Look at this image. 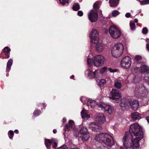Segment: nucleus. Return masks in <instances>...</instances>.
Listing matches in <instances>:
<instances>
[{"label": "nucleus", "mask_w": 149, "mask_h": 149, "mask_svg": "<svg viewBox=\"0 0 149 149\" xmlns=\"http://www.w3.org/2000/svg\"><path fill=\"white\" fill-rule=\"evenodd\" d=\"M127 132L125 133V136L123 137V145L126 149H134V148H138L139 146V141L143 138V135L141 134L140 135L134 136Z\"/></svg>", "instance_id": "obj_1"}, {"label": "nucleus", "mask_w": 149, "mask_h": 149, "mask_svg": "<svg viewBox=\"0 0 149 149\" xmlns=\"http://www.w3.org/2000/svg\"><path fill=\"white\" fill-rule=\"evenodd\" d=\"M95 139L100 142H103L110 147L114 144V141L112 136L107 133H100L97 134L95 137Z\"/></svg>", "instance_id": "obj_2"}, {"label": "nucleus", "mask_w": 149, "mask_h": 149, "mask_svg": "<svg viewBox=\"0 0 149 149\" xmlns=\"http://www.w3.org/2000/svg\"><path fill=\"white\" fill-rule=\"evenodd\" d=\"M129 133L131 134H133L134 136L140 135L141 134L143 135V133L142 128L138 124L134 123L132 124L130 127Z\"/></svg>", "instance_id": "obj_3"}, {"label": "nucleus", "mask_w": 149, "mask_h": 149, "mask_svg": "<svg viewBox=\"0 0 149 149\" xmlns=\"http://www.w3.org/2000/svg\"><path fill=\"white\" fill-rule=\"evenodd\" d=\"M109 32L111 36L115 39L119 38L121 34L120 30L115 25H112L110 26Z\"/></svg>", "instance_id": "obj_4"}, {"label": "nucleus", "mask_w": 149, "mask_h": 149, "mask_svg": "<svg viewBox=\"0 0 149 149\" xmlns=\"http://www.w3.org/2000/svg\"><path fill=\"white\" fill-rule=\"evenodd\" d=\"M147 92V91L146 87L143 85L141 84L136 85L134 90L135 95L137 96L140 95L141 94Z\"/></svg>", "instance_id": "obj_5"}, {"label": "nucleus", "mask_w": 149, "mask_h": 149, "mask_svg": "<svg viewBox=\"0 0 149 149\" xmlns=\"http://www.w3.org/2000/svg\"><path fill=\"white\" fill-rule=\"evenodd\" d=\"M132 63V59L129 56L124 57L120 62L121 67L124 69L129 68L131 66Z\"/></svg>", "instance_id": "obj_6"}, {"label": "nucleus", "mask_w": 149, "mask_h": 149, "mask_svg": "<svg viewBox=\"0 0 149 149\" xmlns=\"http://www.w3.org/2000/svg\"><path fill=\"white\" fill-rule=\"evenodd\" d=\"M110 97L115 100L117 103L118 102L120 101L121 98V96L118 91L115 89H113L111 91Z\"/></svg>", "instance_id": "obj_7"}, {"label": "nucleus", "mask_w": 149, "mask_h": 149, "mask_svg": "<svg viewBox=\"0 0 149 149\" xmlns=\"http://www.w3.org/2000/svg\"><path fill=\"white\" fill-rule=\"evenodd\" d=\"M88 18L92 22H96L98 17V12L96 10H92L90 11L88 15Z\"/></svg>", "instance_id": "obj_8"}, {"label": "nucleus", "mask_w": 149, "mask_h": 149, "mask_svg": "<svg viewBox=\"0 0 149 149\" xmlns=\"http://www.w3.org/2000/svg\"><path fill=\"white\" fill-rule=\"evenodd\" d=\"M89 35L91 42L93 43H97L98 42L99 40V33L96 30H93Z\"/></svg>", "instance_id": "obj_9"}, {"label": "nucleus", "mask_w": 149, "mask_h": 149, "mask_svg": "<svg viewBox=\"0 0 149 149\" xmlns=\"http://www.w3.org/2000/svg\"><path fill=\"white\" fill-rule=\"evenodd\" d=\"M104 61V58L103 56L101 55H97L94 58V63L95 66L98 67L102 65Z\"/></svg>", "instance_id": "obj_10"}, {"label": "nucleus", "mask_w": 149, "mask_h": 149, "mask_svg": "<svg viewBox=\"0 0 149 149\" xmlns=\"http://www.w3.org/2000/svg\"><path fill=\"white\" fill-rule=\"evenodd\" d=\"M98 107L102 111L108 113L109 114H111L114 111L112 106L109 105L100 104L98 105Z\"/></svg>", "instance_id": "obj_11"}, {"label": "nucleus", "mask_w": 149, "mask_h": 149, "mask_svg": "<svg viewBox=\"0 0 149 149\" xmlns=\"http://www.w3.org/2000/svg\"><path fill=\"white\" fill-rule=\"evenodd\" d=\"M100 71L99 70H95L94 72L89 70H86L85 72V75L89 78H93L95 77H97L99 75Z\"/></svg>", "instance_id": "obj_12"}, {"label": "nucleus", "mask_w": 149, "mask_h": 149, "mask_svg": "<svg viewBox=\"0 0 149 149\" xmlns=\"http://www.w3.org/2000/svg\"><path fill=\"white\" fill-rule=\"evenodd\" d=\"M89 128L92 131L95 132H100L102 129L101 126L94 122L90 123L89 125Z\"/></svg>", "instance_id": "obj_13"}, {"label": "nucleus", "mask_w": 149, "mask_h": 149, "mask_svg": "<svg viewBox=\"0 0 149 149\" xmlns=\"http://www.w3.org/2000/svg\"><path fill=\"white\" fill-rule=\"evenodd\" d=\"M96 121L99 123H102L105 121V118L102 113H98L96 115Z\"/></svg>", "instance_id": "obj_14"}, {"label": "nucleus", "mask_w": 149, "mask_h": 149, "mask_svg": "<svg viewBox=\"0 0 149 149\" xmlns=\"http://www.w3.org/2000/svg\"><path fill=\"white\" fill-rule=\"evenodd\" d=\"M111 54L114 57L118 58L121 56L123 52L119 50L118 49L113 47L111 49Z\"/></svg>", "instance_id": "obj_15"}, {"label": "nucleus", "mask_w": 149, "mask_h": 149, "mask_svg": "<svg viewBox=\"0 0 149 149\" xmlns=\"http://www.w3.org/2000/svg\"><path fill=\"white\" fill-rule=\"evenodd\" d=\"M130 106L131 108L134 110H136L139 106V102L138 101L134 100L130 101Z\"/></svg>", "instance_id": "obj_16"}, {"label": "nucleus", "mask_w": 149, "mask_h": 149, "mask_svg": "<svg viewBox=\"0 0 149 149\" xmlns=\"http://www.w3.org/2000/svg\"><path fill=\"white\" fill-rule=\"evenodd\" d=\"M74 126V123L72 120H69L68 124H66L64 129L65 131H69L72 129Z\"/></svg>", "instance_id": "obj_17"}, {"label": "nucleus", "mask_w": 149, "mask_h": 149, "mask_svg": "<svg viewBox=\"0 0 149 149\" xmlns=\"http://www.w3.org/2000/svg\"><path fill=\"white\" fill-rule=\"evenodd\" d=\"M95 46L96 50L99 52H102L104 49V45L101 42H97Z\"/></svg>", "instance_id": "obj_18"}, {"label": "nucleus", "mask_w": 149, "mask_h": 149, "mask_svg": "<svg viewBox=\"0 0 149 149\" xmlns=\"http://www.w3.org/2000/svg\"><path fill=\"white\" fill-rule=\"evenodd\" d=\"M141 116V114L137 112H134L131 114L132 119L133 120L140 119Z\"/></svg>", "instance_id": "obj_19"}, {"label": "nucleus", "mask_w": 149, "mask_h": 149, "mask_svg": "<svg viewBox=\"0 0 149 149\" xmlns=\"http://www.w3.org/2000/svg\"><path fill=\"white\" fill-rule=\"evenodd\" d=\"M82 118H83L88 119L90 118V115L88 114L87 111L83 108L81 113Z\"/></svg>", "instance_id": "obj_20"}, {"label": "nucleus", "mask_w": 149, "mask_h": 149, "mask_svg": "<svg viewBox=\"0 0 149 149\" xmlns=\"http://www.w3.org/2000/svg\"><path fill=\"white\" fill-rule=\"evenodd\" d=\"M120 0H109V3L110 6L111 7H115L118 4Z\"/></svg>", "instance_id": "obj_21"}, {"label": "nucleus", "mask_w": 149, "mask_h": 149, "mask_svg": "<svg viewBox=\"0 0 149 149\" xmlns=\"http://www.w3.org/2000/svg\"><path fill=\"white\" fill-rule=\"evenodd\" d=\"M115 48H116L119 50L122 51L123 52L124 50V47L123 44L121 43H118L116 44L113 47Z\"/></svg>", "instance_id": "obj_22"}, {"label": "nucleus", "mask_w": 149, "mask_h": 149, "mask_svg": "<svg viewBox=\"0 0 149 149\" xmlns=\"http://www.w3.org/2000/svg\"><path fill=\"white\" fill-rule=\"evenodd\" d=\"M87 104L88 106H90L92 108L94 107L96 103L95 100L89 99L88 100Z\"/></svg>", "instance_id": "obj_23"}, {"label": "nucleus", "mask_w": 149, "mask_h": 149, "mask_svg": "<svg viewBox=\"0 0 149 149\" xmlns=\"http://www.w3.org/2000/svg\"><path fill=\"white\" fill-rule=\"evenodd\" d=\"M13 64V60L11 59L9 60L7 63V67L6 68V72H8L10 70L11 67Z\"/></svg>", "instance_id": "obj_24"}, {"label": "nucleus", "mask_w": 149, "mask_h": 149, "mask_svg": "<svg viewBox=\"0 0 149 149\" xmlns=\"http://www.w3.org/2000/svg\"><path fill=\"white\" fill-rule=\"evenodd\" d=\"M52 142V141L49 139H47L45 140V143L47 149H50L51 146Z\"/></svg>", "instance_id": "obj_25"}, {"label": "nucleus", "mask_w": 149, "mask_h": 149, "mask_svg": "<svg viewBox=\"0 0 149 149\" xmlns=\"http://www.w3.org/2000/svg\"><path fill=\"white\" fill-rule=\"evenodd\" d=\"M5 54L7 56L8 58L9 57L10 52V49L8 47H5L3 50Z\"/></svg>", "instance_id": "obj_26"}, {"label": "nucleus", "mask_w": 149, "mask_h": 149, "mask_svg": "<svg viewBox=\"0 0 149 149\" xmlns=\"http://www.w3.org/2000/svg\"><path fill=\"white\" fill-rule=\"evenodd\" d=\"M96 81L99 85L101 86L104 85L106 82L107 81L104 79H97Z\"/></svg>", "instance_id": "obj_27"}, {"label": "nucleus", "mask_w": 149, "mask_h": 149, "mask_svg": "<svg viewBox=\"0 0 149 149\" xmlns=\"http://www.w3.org/2000/svg\"><path fill=\"white\" fill-rule=\"evenodd\" d=\"M80 9V6L79 3H74L72 6V9L75 11H77Z\"/></svg>", "instance_id": "obj_28"}, {"label": "nucleus", "mask_w": 149, "mask_h": 149, "mask_svg": "<svg viewBox=\"0 0 149 149\" xmlns=\"http://www.w3.org/2000/svg\"><path fill=\"white\" fill-rule=\"evenodd\" d=\"M89 138V135L88 133L82 135L81 139L83 141H87Z\"/></svg>", "instance_id": "obj_29"}, {"label": "nucleus", "mask_w": 149, "mask_h": 149, "mask_svg": "<svg viewBox=\"0 0 149 149\" xmlns=\"http://www.w3.org/2000/svg\"><path fill=\"white\" fill-rule=\"evenodd\" d=\"M127 100L125 99H123L120 103V105L122 107H125L127 104Z\"/></svg>", "instance_id": "obj_30"}, {"label": "nucleus", "mask_w": 149, "mask_h": 149, "mask_svg": "<svg viewBox=\"0 0 149 149\" xmlns=\"http://www.w3.org/2000/svg\"><path fill=\"white\" fill-rule=\"evenodd\" d=\"M148 70V68L145 65L142 66L140 69V71L141 72H145Z\"/></svg>", "instance_id": "obj_31"}, {"label": "nucleus", "mask_w": 149, "mask_h": 149, "mask_svg": "<svg viewBox=\"0 0 149 149\" xmlns=\"http://www.w3.org/2000/svg\"><path fill=\"white\" fill-rule=\"evenodd\" d=\"M99 3L100 2L99 1H97L94 3L93 5L94 9L93 10L97 11V10L99 8Z\"/></svg>", "instance_id": "obj_32"}, {"label": "nucleus", "mask_w": 149, "mask_h": 149, "mask_svg": "<svg viewBox=\"0 0 149 149\" xmlns=\"http://www.w3.org/2000/svg\"><path fill=\"white\" fill-rule=\"evenodd\" d=\"M141 81L140 78L138 76H135L133 79V82L135 83H136L140 82Z\"/></svg>", "instance_id": "obj_33"}, {"label": "nucleus", "mask_w": 149, "mask_h": 149, "mask_svg": "<svg viewBox=\"0 0 149 149\" xmlns=\"http://www.w3.org/2000/svg\"><path fill=\"white\" fill-rule=\"evenodd\" d=\"M80 133L82 135L86 134L87 133V130L84 127L82 128L80 130Z\"/></svg>", "instance_id": "obj_34"}, {"label": "nucleus", "mask_w": 149, "mask_h": 149, "mask_svg": "<svg viewBox=\"0 0 149 149\" xmlns=\"http://www.w3.org/2000/svg\"><path fill=\"white\" fill-rule=\"evenodd\" d=\"M114 86L117 88H120L121 87V84L120 82L116 81L114 83Z\"/></svg>", "instance_id": "obj_35"}, {"label": "nucleus", "mask_w": 149, "mask_h": 149, "mask_svg": "<svg viewBox=\"0 0 149 149\" xmlns=\"http://www.w3.org/2000/svg\"><path fill=\"white\" fill-rule=\"evenodd\" d=\"M87 63L89 65H91L94 63V61L93 59L91 58H88L87 59Z\"/></svg>", "instance_id": "obj_36"}, {"label": "nucleus", "mask_w": 149, "mask_h": 149, "mask_svg": "<svg viewBox=\"0 0 149 149\" xmlns=\"http://www.w3.org/2000/svg\"><path fill=\"white\" fill-rule=\"evenodd\" d=\"M120 13L119 11L116 10H114L112 12V15L113 17H116Z\"/></svg>", "instance_id": "obj_37"}, {"label": "nucleus", "mask_w": 149, "mask_h": 149, "mask_svg": "<svg viewBox=\"0 0 149 149\" xmlns=\"http://www.w3.org/2000/svg\"><path fill=\"white\" fill-rule=\"evenodd\" d=\"M130 26L131 30L132 31L134 30L135 29V25L134 23L130 22Z\"/></svg>", "instance_id": "obj_38"}, {"label": "nucleus", "mask_w": 149, "mask_h": 149, "mask_svg": "<svg viewBox=\"0 0 149 149\" xmlns=\"http://www.w3.org/2000/svg\"><path fill=\"white\" fill-rule=\"evenodd\" d=\"M136 61L138 62H140L142 59L141 56L140 55L136 56L135 58Z\"/></svg>", "instance_id": "obj_39"}, {"label": "nucleus", "mask_w": 149, "mask_h": 149, "mask_svg": "<svg viewBox=\"0 0 149 149\" xmlns=\"http://www.w3.org/2000/svg\"><path fill=\"white\" fill-rule=\"evenodd\" d=\"M8 134L10 139H12L14 135V133L12 130H10L8 132Z\"/></svg>", "instance_id": "obj_40"}, {"label": "nucleus", "mask_w": 149, "mask_h": 149, "mask_svg": "<svg viewBox=\"0 0 149 149\" xmlns=\"http://www.w3.org/2000/svg\"><path fill=\"white\" fill-rule=\"evenodd\" d=\"M144 79L147 81H149V72H147L145 74Z\"/></svg>", "instance_id": "obj_41"}, {"label": "nucleus", "mask_w": 149, "mask_h": 149, "mask_svg": "<svg viewBox=\"0 0 149 149\" xmlns=\"http://www.w3.org/2000/svg\"><path fill=\"white\" fill-rule=\"evenodd\" d=\"M140 3L141 5H144L149 3V0H144L143 1H141Z\"/></svg>", "instance_id": "obj_42"}, {"label": "nucleus", "mask_w": 149, "mask_h": 149, "mask_svg": "<svg viewBox=\"0 0 149 149\" xmlns=\"http://www.w3.org/2000/svg\"><path fill=\"white\" fill-rule=\"evenodd\" d=\"M41 113V111L40 110H36L35 111L34 113V115L36 116H39Z\"/></svg>", "instance_id": "obj_43"}, {"label": "nucleus", "mask_w": 149, "mask_h": 149, "mask_svg": "<svg viewBox=\"0 0 149 149\" xmlns=\"http://www.w3.org/2000/svg\"><path fill=\"white\" fill-rule=\"evenodd\" d=\"M57 141L55 139H53L52 140V142L54 143V145L53 146V148H56L57 146Z\"/></svg>", "instance_id": "obj_44"}, {"label": "nucleus", "mask_w": 149, "mask_h": 149, "mask_svg": "<svg viewBox=\"0 0 149 149\" xmlns=\"http://www.w3.org/2000/svg\"><path fill=\"white\" fill-rule=\"evenodd\" d=\"M60 3L63 5H65L66 3H68V0H59Z\"/></svg>", "instance_id": "obj_45"}, {"label": "nucleus", "mask_w": 149, "mask_h": 149, "mask_svg": "<svg viewBox=\"0 0 149 149\" xmlns=\"http://www.w3.org/2000/svg\"><path fill=\"white\" fill-rule=\"evenodd\" d=\"M148 32V30L147 28L145 27L142 29V33L144 34H146Z\"/></svg>", "instance_id": "obj_46"}, {"label": "nucleus", "mask_w": 149, "mask_h": 149, "mask_svg": "<svg viewBox=\"0 0 149 149\" xmlns=\"http://www.w3.org/2000/svg\"><path fill=\"white\" fill-rule=\"evenodd\" d=\"M108 69L109 71L111 72H116L117 70V69H114L113 70L111 68H109Z\"/></svg>", "instance_id": "obj_47"}, {"label": "nucleus", "mask_w": 149, "mask_h": 149, "mask_svg": "<svg viewBox=\"0 0 149 149\" xmlns=\"http://www.w3.org/2000/svg\"><path fill=\"white\" fill-rule=\"evenodd\" d=\"M57 149H68V148L66 145H64L57 148Z\"/></svg>", "instance_id": "obj_48"}, {"label": "nucleus", "mask_w": 149, "mask_h": 149, "mask_svg": "<svg viewBox=\"0 0 149 149\" xmlns=\"http://www.w3.org/2000/svg\"><path fill=\"white\" fill-rule=\"evenodd\" d=\"M77 14L78 15L81 17L83 15V13L82 11L79 10L77 12Z\"/></svg>", "instance_id": "obj_49"}, {"label": "nucleus", "mask_w": 149, "mask_h": 149, "mask_svg": "<svg viewBox=\"0 0 149 149\" xmlns=\"http://www.w3.org/2000/svg\"><path fill=\"white\" fill-rule=\"evenodd\" d=\"M86 99L85 97H81V100L82 102L83 103H85L86 100Z\"/></svg>", "instance_id": "obj_50"}, {"label": "nucleus", "mask_w": 149, "mask_h": 149, "mask_svg": "<svg viewBox=\"0 0 149 149\" xmlns=\"http://www.w3.org/2000/svg\"><path fill=\"white\" fill-rule=\"evenodd\" d=\"M107 68L106 67H104L103 68H102L101 70V71H100V72H104L105 71H106L107 70ZM100 74V73L99 74Z\"/></svg>", "instance_id": "obj_51"}, {"label": "nucleus", "mask_w": 149, "mask_h": 149, "mask_svg": "<svg viewBox=\"0 0 149 149\" xmlns=\"http://www.w3.org/2000/svg\"><path fill=\"white\" fill-rule=\"evenodd\" d=\"M131 15L130 13H127L125 14V16L126 17L129 18L130 17Z\"/></svg>", "instance_id": "obj_52"}, {"label": "nucleus", "mask_w": 149, "mask_h": 149, "mask_svg": "<svg viewBox=\"0 0 149 149\" xmlns=\"http://www.w3.org/2000/svg\"><path fill=\"white\" fill-rule=\"evenodd\" d=\"M146 46L147 50L149 51V42H148L147 44H146Z\"/></svg>", "instance_id": "obj_53"}, {"label": "nucleus", "mask_w": 149, "mask_h": 149, "mask_svg": "<svg viewBox=\"0 0 149 149\" xmlns=\"http://www.w3.org/2000/svg\"><path fill=\"white\" fill-rule=\"evenodd\" d=\"M104 32L105 33H107L108 32V30L107 29H104Z\"/></svg>", "instance_id": "obj_54"}, {"label": "nucleus", "mask_w": 149, "mask_h": 149, "mask_svg": "<svg viewBox=\"0 0 149 149\" xmlns=\"http://www.w3.org/2000/svg\"><path fill=\"white\" fill-rule=\"evenodd\" d=\"M66 119L65 118H63V120H62L63 123H65L66 121Z\"/></svg>", "instance_id": "obj_55"}, {"label": "nucleus", "mask_w": 149, "mask_h": 149, "mask_svg": "<svg viewBox=\"0 0 149 149\" xmlns=\"http://www.w3.org/2000/svg\"><path fill=\"white\" fill-rule=\"evenodd\" d=\"M146 119L148 122L149 123V116H147L146 117Z\"/></svg>", "instance_id": "obj_56"}, {"label": "nucleus", "mask_w": 149, "mask_h": 149, "mask_svg": "<svg viewBox=\"0 0 149 149\" xmlns=\"http://www.w3.org/2000/svg\"><path fill=\"white\" fill-rule=\"evenodd\" d=\"M53 132L54 134H56L57 132V130H56L54 129L53 130Z\"/></svg>", "instance_id": "obj_57"}, {"label": "nucleus", "mask_w": 149, "mask_h": 149, "mask_svg": "<svg viewBox=\"0 0 149 149\" xmlns=\"http://www.w3.org/2000/svg\"><path fill=\"white\" fill-rule=\"evenodd\" d=\"M134 22L135 23H137L138 22V20L137 19H134Z\"/></svg>", "instance_id": "obj_58"}, {"label": "nucleus", "mask_w": 149, "mask_h": 149, "mask_svg": "<svg viewBox=\"0 0 149 149\" xmlns=\"http://www.w3.org/2000/svg\"><path fill=\"white\" fill-rule=\"evenodd\" d=\"M14 132L16 133H18V131L17 130H15Z\"/></svg>", "instance_id": "obj_59"}, {"label": "nucleus", "mask_w": 149, "mask_h": 149, "mask_svg": "<svg viewBox=\"0 0 149 149\" xmlns=\"http://www.w3.org/2000/svg\"><path fill=\"white\" fill-rule=\"evenodd\" d=\"M42 105H43V108L44 109H45V107H46V105H45V104L44 103H43L42 104Z\"/></svg>", "instance_id": "obj_60"}, {"label": "nucleus", "mask_w": 149, "mask_h": 149, "mask_svg": "<svg viewBox=\"0 0 149 149\" xmlns=\"http://www.w3.org/2000/svg\"><path fill=\"white\" fill-rule=\"evenodd\" d=\"M74 77V76L73 75H72L70 77L71 79L73 78Z\"/></svg>", "instance_id": "obj_61"}, {"label": "nucleus", "mask_w": 149, "mask_h": 149, "mask_svg": "<svg viewBox=\"0 0 149 149\" xmlns=\"http://www.w3.org/2000/svg\"><path fill=\"white\" fill-rule=\"evenodd\" d=\"M70 149H78L77 148H70Z\"/></svg>", "instance_id": "obj_62"}, {"label": "nucleus", "mask_w": 149, "mask_h": 149, "mask_svg": "<svg viewBox=\"0 0 149 149\" xmlns=\"http://www.w3.org/2000/svg\"><path fill=\"white\" fill-rule=\"evenodd\" d=\"M103 149H109V148L107 147H105Z\"/></svg>", "instance_id": "obj_63"}, {"label": "nucleus", "mask_w": 149, "mask_h": 149, "mask_svg": "<svg viewBox=\"0 0 149 149\" xmlns=\"http://www.w3.org/2000/svg\"><path fill=\"white\" fill-rule=\"evenodd\" d=\"M8 75H9V74H8V73H7V74H6V76L8 77Z\"/></svg>", "instance_id": "obj_64"}]
</instances>
